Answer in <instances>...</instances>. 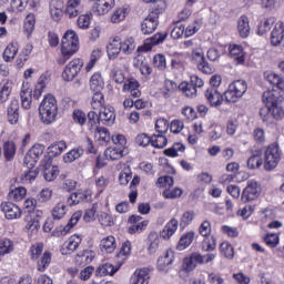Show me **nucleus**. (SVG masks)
<instances>
[{"mask_svg": "<svg viewBox=\"0 0 284 284\" xmlns=\"http://www.w3.org/2000/svg\"><path fill=\"white\" fill-rule=\"evenodd\" d=\"M79 51V37L77 33L72 30H69L64 33L62 37V42H61V54L62 58L58 60V63L60 65H63L70 57L73 54H77Z\"/></svg>", "mask_w": 284, "mask_h": 284, "instance_id": "nucleus-1", "label": "nucleus"}, {"mask_svg": "<svg viewBox=\"0 0 284 284\" xmlns=\"http://www.w3.org/2000/svg\"><path fill=\"white\" fill-rule=\"evenodd\" d=\"M40 116L44 125H50L57 121V114H59V105L54 95L44 97L39 108Z\"/></svg>", "mask_w": 284, "mask_h": 284, "instance_id": "nucleus-2", "label": "nucleus"}, {"mask_svg": "<svg viewBox=\"0 0 284 284\" xmlns=\"http://www.w3.org/2000/svg\"><path fill=\"white\" fill-rule=\"evenodd\" d=\"M247 92V82L245 80L233 81L224 92V101L226 103H237L240 99Z\"/></svg>", "mask_w": 284, "mask_h": 284, "instance_id": "nucleus-3", "label": "nucleus"}, {"mask_svg": "<svg viewBox=\"0 0 284 284\" xmlns=\"http://www.w3.org/2000/svg\"><path fill=\"white\" fill-rule=\"evenodd\" d=\"M281 161V151L278 150V144H271L265 151L264 155V169L270 172L278 165Z\"/></svg>", "mask_w": 284, "mask_h": 284, "instance_id": "nucleus-4", "label": "nucleus"}, {"mask_svg": "<svg viewBox=\"0 0 284 284\" xmlns=\"http://www.w3.org/2000/svg\"><path fill=\"white\" fill-rule=\"evenodd\" d=\"M83 68V60L73 59L69 64L64 68L62 72V79L65 81H74L77 77H79V72Z\"/></svg>", "mask_w": 284, "mask_h": 284, "instance_id": "nucleus-5", "label": "nucleus"}, {"mask_svg": "<svg viewBox=\"0 0 284 284\" xmlns=\"http://www.w3.org/2000/svg\"><path fill=\"white\" fill-rule=\"evenodd\" d=\"M261 195V186L258 182L252 180L247 182L246 187L242 192L241 201L243 203H250V201H256V197Z\"/></svg>", "mask_w": 284, "mask_h": 284, "instance_id": "nucleus-6", "label": "nucleus"}, {"mask_svg": "<svg viewBox=\"0 0 284 284\" xmlns=\"http://www.w3.org/2000/svg\"><path fill=\"white\" fill-rule=\"evenodd\" d=\"M44 150L45 146H43L42 144L33 145L24 156V165L30 164V168H32L34 163H38L39 159L43 156Z\"/></svg>", "mask_w": 284, "mask_h": 284, "instance_id": "nucleus-7", "label": "nucleus"}, {"mask_svg": "<svg viewBox=\"0 0 284 284\" xmlns=\"http://www.w3.org/2000/svg\"><path fill=\"white\" fill-rule=\"evenodd\" d=\"M90 201H92V191H77L68 197L67 203L72 207V205L90 203Z\"/></svg>", "mask_w": 284, "mask_h": 284, "instance_id": "nucleus-8", "label": "nucleus"}, {"mask_svg": "<svg viewBox=\"0 0 284 284\" xmlns=\"http://www.w3.org/2000/svg\"><path fill=\"white\" fill-rule=\"evenodd\" d=\"M114 121H116V113H114V109L112 106H103L100 109L98 122L103 125H114Z\"/></svg>", "mask_w": 284, "mask_h": 284, "instance_id": "nucleus-9", "label": "nucleus"}, {"mask_svg": "<svg viewBox=\"0 0 284 284\" xmlns=\"http://www.w3.org/2000/svg\"><path fill=\"white\" fill-rule=\"evenodd\" d=\"M271 44L282 45L284 48V24L283 22H276L274 29L271 32Z\"/></svg>", "mask_w": 284, "mask_h": 284, "instance_id": "nucleus-10", "label": "nucleus"}, {"mask_svg": "<svg viewBox=\"0 0 284 284\" xmlns=\"http://www.w3.org/2000/svg\"><path fill=\"white\" fill-rule=\"evenodd\" d=\"M81 245V237L79 235H72L65 241L61 247V254L68 256V254H74L78 247Z\"/></svg>", "mask_w": 284, "mask_h": 284, "instance_id": "nucleus-11", "label": "nucleus"}, {"mask_svg": "<svg viewBox=\"0 0 284 284\" xmlns=\"http://www.w3.org/2000/svg\"><path fill=\"white\" fill-rule=\"evenodd\" d=\"M205 98L209 101L211 108H220V105H223V94H221L216 88H209L205 91Z\"/></svg>", "mask_w": 284, "mask_h": 284, "instance_id": "nucleus-12", "label": "nucleus"}, {"mask_svg": "<svg viewBox=\"0 0 284 284\" xmlns=\"http://www.w3.org/2000/svg\"><path fill=\"white\" fill-rule=\"evenodd\" d=\"M165 39H168V32L156 33V34L152 36L151 38L144 40L142 50H144V52H150V50H152V48H154V45H161V43H163L165 41Z\"/></svg>", "mask_w": 284, "mask_h": 284, "instance_id": "nucleus-13", "label": "nucleus"}, {"mask_svg": "<svg viewBox=\"0 0 284 284\" xmlns=\"http://www.w3.org/2000/svg\"><path fill=\"white\" fill-rule=\"evenodd\" d=\"M20 99L23 110H30L32 108V90L30 89V83L22 84Z\"/></svg>", "mask_w": 284, "mask_h": 284, "instance_id": "nucleus-14", "label": "nucleus"}, {"mask_svg": "<svg viewBox=\"0 0 284 284\" xmlns=\"http://www.w3.org/2000/svg\"><path fill=\"white\" fill-rule=\"evenodd\" d=\"M1 210L6 215V219L14 220V219H21V209L17 206L12 202H3L1 204Z\"/></svg>", "mask_w": 284, "mask_h": 284, "instance_id": "nucleus-15", "label": "nucleus"}, {"mask_svg": "<svg viewBox=\"0 0 284 284\" xmlns=\"http://www.w3.org/2000/svg\"><path fill=\"white\" fill-rule=\"evenodd\" d=\"M8 121L11 125H17L19 123V100L11 99L7 106Z\"/></svg>", "mask_w": 284, "mask_h": 284, "instance_id": "nucleus-16", "label": "nucleus"}, {"mask_svg": "<svg viewBox=\"0 0 284 284\" xmlns=\"http://www.w3.org/2000/svg\"><path fill=\"white\" fill-rule=\"evenodd\" d=\"M130 284H150V270L138 268L131 276Z\"/></svg>", "mask_w": 284, "mask_h": 284, "instance_id": "nucleus-17", "label": "nucleus"}, {"mask_svg": "<svg viewBox=\"0 0 284 284\" xmlns=\"http://www.w3.org/2000/svg\"><path fill=\"white\" fill-rule=\"evenodd\" d=\"M142 219L143 217L140 215H131L129 217V223L131 224V226L129 227V234H136L139 232H143V227H148V221H142Z\"/></svg>", "mask_w": 284, "mask_h": 284, "instance_id": "nucleus-18", "label": "nucleus"}, {"mask_svg": "<svg viewBox=\"0 0 284 284\" xmlns=\"http://www.w3.org/2000/svg\"><path fill=\"white\" fill-rule=\"evenodd\" d=\"M264 79L271 83V85H275L277 90L284 92V77L274 72V71H266L264 72Z\"/></svg>", "mask_w": 284, "mask_h": 284, "instance_id": "nucleus-19", "label": "nucleus"}, {"mask_svg": "<svg viewBox=\"0 0 284 284\" xmlns=\"http://www.w3.org/2000/svg\"><path fill=\"white\" fill-rule=\"evenodd\" d=\"M174 263V251L166 250L158 260V267L160 272H168V267Z\"/></svg>", "mask_w": 284, "mask_h": 284, "instance_id": "nucleus-20", "label": "nucleus"}, {"mask_svg": "<svg viewBox=\"0 0 284 284\" xmlns=\"http://www.w3.org/2000/svg\"><path fill=\"white\" fill-rule=\"evenodd\" d=\"M176 230H179V220L172 217L163 227L161 236L164 241H170V239L176 234Z\"/></svg>", "mask_w": 284, "mask_h": 284, "instance_id": "nucleus-21", "label": "nucleus"}, {"mask_svg": "<svg viewBox=\"0 0 284 284\" xmlns=\"http://www.w3.org/2000/svg\"><path fill=\"white\" fill-rule=\"evenodd\" d=\"M83 10L81 7V0H69L67 2L65 16L69 19H74V17H79Z\"/></svg>", "mask_w": 284, "mask_h": 284, "instance_id": "nucleus-22", "label": "nucleus"}, {"mask_svg": "<svg viewBox=\"0 0 284 284\" xmlns=\"http://www.w3.org/2000/svg\"><path fill=\"white\" fill-rule=\"evenodd\" d=\"M262 99L267 106L281 104V93H278L276 90L265 91L262 95Z\"/></svg>", "mask_w": 284, "mask_h": 284, "instance_id": "nucleus-23", "label": "nucleus"}, {"mask_svg": "<svg viewBox=\"0 0 284 284\" xmlns=\"http://www.w3.org/2000/svg\"><path fill=\"white\" fill-rule=\"evenodd\" d=\"M63 0H52V3L50 6V14L52 17L53 21H61V18L63 17Z\"/></svg>", "mask_w": 284, "mask_h": 284, "instance_id": "nucleus-24", "label": "nucleus"}, {"mask_svg": "<svg viewBox=\"0 0 284 284\" xmlns=\"http://www.w3.org/2000/svg\"><path fill=\"white\" fill-rule=\"evenodd\" d=\"M114 8V0H99L93 4V11L97 14H108Z\"/></svg>", "mask_w": 284, "mask_h": 284, "instance_id": "nucleus-25", "label": "nucleus"}, {"mask_svg": "<svg viewBox=\"0 0 284 284\" xmlns=\"http://www.w3.org/2000/svg\"><path fill=\"white\" fill-rule=\"evenodd\" d=\"M159 28V20L148 16L141 23V30L144 34H152Z\"/></svg>", "mask_w": 284, "mask_h": 284, "instance_id": "nucleus-26", "label": "nucleus"}, {"mask_svg": "<svg viewBox=\"0 0 284 284\" xmlns=\"http://www.w3.org/2000/svg\"><path fill=\"white\" fill-rule=\"evenodd\" d=\"M230 57L234 59L237 65L245 63V55L243 53V47L239 44H231L229 47Z\"/></svg>", "mask_w": 284, "mask_h": 284, "instance_id": "nucleus-27", "label": "nucleus"}, {"mask_svg": "<svg viewBox=\"0 0 284 284\" xmlns=\"http://www.w3.org/2000/svg\"><path fill=\"white\" fill-rule=\"evenodd\" d=\"M200 261H201V253H192L189 257L184 258L183 268L185 270V272H194Z\"/></svg>", "mask_w": 284, "mask_h": 284, "instance_id": "nucleus-28", "label": "nucleus"}, {"mask_svg": "<svg viewBox=\"0 0 284 284\" xmlns=\"http://www.w3.org/2000/svg\"><path fill=\"white\" fill-rule=\"evenodd\" d=\"M122 51L121 47V39L114 38L109 45H106V52L109 59H116L119 57V53Z\"/></svg>", "mask_w": 284, "mask_h": 284, "instance_id": "nucleus-29", "label": "nucleus"}, {"mask_svg": "<svg viewBox=\"0 0 284 284\" xmlns=\"http://www.w3.org/2000/svg\"><path fill=\"white\" fill-rule=\"evenodd\" d=\"M100 247L102 252H106V254H112L114 250H116V240L114 236L109 235L101 240Z\"/></svg>", "mask_w": 284, "mask_h": 284, "instance_id": "nucleus-30", "label": "nucleus"}, {"mask_svg": "<svg viewBox=\"0 0 284 284\" xmlns=\"http://www.w3.org/2000/svg\"><path fill=\"white\" fill-rule=\"evenodd\" d=\"M94 256H97L94 251H91V250L82 251L78 253V255L75 256V262L79 263V265H88L92 261H94Z\"/></svg>", "mask_w": 284, "mask_h": 284, "instance_id": "nucleus-31", "label": "nucleus"}, {"mask_svg": "<svg viewBox=\"0 0 284 284\" xmlns=\"http://www.w3.org/2000/svg\"><path fill=\"white\" fill-rule=\"evenodd\" d=\"M104 85L105 83L103 82V77L101 75V73H94L90 78L89 87L91 92H101Z\"/></svg>", "mask_w": 284, "mask_h": 284, "instance_id": "nucleus-32", "label": "nucleus"}, {"mask_svg": "<svg viewBox=\"0 0 284 284\" xmlns=\"http://www.w3.org/2000/svg\"><path fill=\"white\" fill-rule=\"evenodd\" d=\"M237 30L240 32V37L243 39H247L250 37V19L247 16H242L237 20Z\"/></svg>", "mask_w": 284, "mask_h": 284, "instance_id": "nucleus-33", "label": "nucleus"}, {"mask_svg": "<svg viewBox=\"0 0 284 284\" xmlns=\"http://www.w3.org/2000/svg\"><path fill=\"white\" fill-rule=\"evenodd\" d=\"M119 272L118 267H114L111 263L100 265L95 271V276H114Z\"/></svg>", "mask_w": 284, "mask_h": 284, "instance_id": "nucleus-34", "label": "nucleus"}, {"mask_svg": "<svg viewBox=\"0 0 284 284\" xmlns=\"http://www.w3.org/2000/svg\"><path fill=\"white\" fill-rule=\"evenodd\" d=\"M125 154V149H121L119 146L108 148L104 152L106 159H111V161H119V159H123Z\"/></svg>", "mask_w": 284, "mask_h": 284, "instance_id": "nucleus-35", "label": "nucleus"}, {"mask_svg": "<svg viewBox=\"0 0 284 284\" xmlns=\"http://www.w3.org/2000/svg\"><path fill=\"white\" fill-rule=\"evenodd\" d=\"M27 224L26 230L31 235L34 236L39 230H41V222H39V219H32V216L28 215L26 217Z\"/></svg>", "mask_w": 284, "mask_h": 284, "instance_id": "nucleus-36", "label": "nucleus"}, {"mask_svg": "<svg viewBox=\"0 0 284 284\" xmlns=\"http://www.w3.org/2000/svg\"><path fill=\"white\" fill-rule=\"evenodd\" d=\"M17 52H19V43L11 42L3 51V59L7 62L14 61V57H17Z\"/></svg>", "mask_w": 284, "mask_h": 284, "instance_id": "nucleus-37", "label": "nucleus"}, {"mask_svg": "<svg viewBox=\"0 0 284 284\" xmlns=\"http://www.w3.org/2000/svg\"><path fill=\"white\" fill-rule=\"evenodd\" d=\"M168 8V4L163 0L156 1L154 7L151 9L149 17L152 19L159 20V17L165 12V9Z\"/></svg>", "mask_w": 284, "mask_h": 284, "instance_id": "nucleus-38", "label": "nucleus"}, {"mask_svg": "<svg viewBox=\"0 0 284 284\" xmlns=\"http://www.w3.org/2000/svg\"><path fill=\"white\" fill-rule=\"evenodd\" d=\"M51 214L54 221H61L68 214V206H65V203L60 202L52 209Z\"/></svg>", "mask_w": 284, "mask_h": 284, "instance_id": "nucleus-39", "label": "nucleus"}, {"mask_svg": "<svg viewBox=\"0 0 284 284\" xmlns=\"http://www.w3.org/2000/svg\"><path fill=\"white\" fill-rule=\"evenodd\" d=\"M91 108L93 110H101V108H105V98L101 91H93Z\"/></svg>", "mask_w": 284, "mask_h": 284, "instance_id": "nucleus-40", "label": "nucleus"}, {"mask_svg": "<svg viewBox=\"0 0 284 284\" xmlns=\"http://www.w3.org/2000/svg\"><path fill=\"white\" fill-rule=\"evenodd\" d=\"M178 88H179V85L176 84V82H174L172 80H165L164 89L161 92L163 99H171L172 94H174V92H176Z\"/></svg>", "mask_w": 284, "mask_h": 284, "instance_id": "nucleus-41", "label": "nucleus"}, {"mask_svg": "<svg viewBox=\"0 0 284 284\" xmlns=\"http://www.w3.org/2000/svg\"><path fill=\"white\" fill-rule=\"evenodd\" d=\"M12 92V82L3 81L0 83V103H6Z\"/></svg>", "mask_w": 284, "mask_h": 284, "instance_id": "nucleus-42", "label": "nucleus"}, {"mask_svg": "<svg viewBox=\"0 0 284 284\" xmlns=\"http://www.w3.org/2000/svg\"><path fill=\"white\" fill-rule=\"evenodd\" d=\"M3 154L6 161H12L17 154V144L14 142H4Z\"/></svg>", "mask_w": 284, "mask_h": 284, "instance_id": "nucleus-43", "label": "nucleus"}, {"mask_svg": "<svg viewBox=\"0 0 284 284\" xmlns=\"http://www.w3.org/2000/svg\"><path fill=\"white\" fill-rule=\"evenodd\" d=\"M68 148V144H65V141H58L53 142L49 148V154H52V156H59L60 154H63V151Z\"/></svg>", "mask_w": 284, "mask_h": 284, "instance_id": "nucleus-44", "label": "nucleus"}, {"mask_svg": "<svg viewBox=\"0 0 284 284\" xmlns=\"http://www.w3.org/2000/svg\"><path fill=\"white\" fill-rule=\"evenodd\" d=\"M148 252L149 254H154L159 250V234L156 232H151L148 236Z\"/></svg>", "mask_w": 284, "mask_h": 284, "instance_id": "nucleus-45", "label": "nucleus"}, {"mask_svg": "<svg viewBox=\"0 0 284 284\" xmlns=\"http://www.w3.org/2000/svg\"><path fill=\"white\" fill-rule=\"evenodd\" d=\"M83 149L81 148H77V149H72L70 152H68L63 159H64V163H74V161H77L78 159H81V156H83Z\"/></svg>", "mask_w": 284, "mask_h": 284, "instance_id": "nucleus-46", "label": "nucleus"}, {"mask_svg": "<svg viewBox=\"0 0 284 284\" xmlns=\"http://www.w3.org/2000/svg\"><path fill=\"white\" fill-rule=\"evenodd\" d=\"M192 241H194V232L191 231L181 236L178 244V250L183 251L186 247H190V245H192Z\"/></svg>", "mask_w": 284, "mask_h": 284, "instance_id": "nucleus-47", "label": "nucleus"}, {"mask_svg": "<svg viewBox=\"0 0 284 284\" xmlns=\"http://www.w3.org/2000/svg\"><path fill=\"white\" fill-rule=\"evenodd\" d=\"M50 263H52V253L45 251L40 261H38V272H43L44 270H48Z\"/></svg>", "mask_w": 284, "mask_h": 284, "instance_id": "nucleus-48", "label": "nucleus"}, {"mask_svg": "<svg viewBox=\"0 0 284 284\" xmlns=\"http://www.w3.org/2000/svg\"><path fill=\"white\" fill-rule=\"evenodd\" d=\"M128 12H130V9L125 7L116 9L111 16L112 23H121L128 17Z\"/></svg>", "mask_w": 284, "mask_h": 284, "instance_id": "nucleus-49", "label": "nucleus"}, {"mask_svg": "<svg viewBox=\"0 0 284 284\" xmlns=\"http://www.w3.org/2000/svg\"><path fill=\"white\" fill-rule=\"evenodd\" d=\"M275 21H276V19H274V18L265 19L263 22H261L258 24L257 34H260V37H263V34H265V32H270L272 30V26H274Z\"/></svg>", "mask_w": 284, "mask_h": 284, "instance_id": "nucleus-50", "label": "nucleus"}, {"mask_svg": "<svg viewBox=\"0 0 284 284\" xmlns=\"http://www.w3.org/2000/svg\"><path fill=\"white\" fill-rule=\"evenodd\" d=\"M179 89L185 94V97L194 98L196 97V88L191 82H182L179 85Z\"/></svg>", "mask_w": 284, "mask_h": 284, "instance_id": "nucleus-51", "label": "nucleus"}, {"mask_svg": "<svg viewBox=\"0 0 284 284\" xmlns=\"http://www.w3.org/2000/svg\"><path fill=\"white\" fill-rule=\"evenodd\" d=\"M151 145L153 148H165V145H168V138H165V135H163V133H158V134H153L151 136Z\"/></svg>", "mask_w": 284, "mask_h": 284, "instance_id": "nucleus-52", "label": "nucleus"}, {"mask_svg": "<svg viewBox=\"0 0 284 284\" xmlns=\"http://www.w3.org/2000/svg\"><path fill=\"white\" fill-rule=\"evenodd\" d=\"M83 214L81 213V211H78L75 213H73V215L71 216V219L69 220V223L63 227V230L61 231L62 235H65L69 233V231L71 230V227H73L74 225H77L79 223V221H81V216Z\"/></svg>", "mask_w": 284, "mask_h": 284, "instance_id": "nucleus-53", "label": "nucleus"}, {"mask_svg": "<svg viewBox=\"0 0 284 284\" xmlns=\"http://www.w3.org/2000/svg\"><path fill=\"white\" fill-rule=\"evenodd\" d=\"M179 152H185V146L181 142L174 143L172 148L164 150L165 156L171 158L179 156Z\"/></svg>", "mask_w": 284, "mask_h": 284, "instance_id": "nucleus-54", "label": "nucleus"}, {"mask_svg": "<svg viewBox=\"0 0 284 284\" xmlns=\"http://www.w3.org/2000/svg\"><path fill=\"white\" fill-rule=\"evenodd\" d=\"M121 48L124 54H132L133 50L136 49V42H134V38H126L123 42H121Z\"/></svg>", "mask_w": 284, "mask_h": 284, "instance_id": "nucleus-55", "label": "nucleus"}, {"mask_svg": "<svg viewBox=\"0 0 284 284\" xmlns=\"http://www.w3.org/2000/svg\"><path fill=\"white\" fill-rule=\"evenodd\" d=\"M39 176V169L30 168L21 175V181L24 183H32Z\"/></svg>", "mask_w": 284, "mask_h": 284, "instance_id": "nucleus-56", "label": "nucleus"}, {"mask_svg": "<svg viewBox=\"0 0 284 284\" xmlns=\"http://www.w3.org/2000/svg\"><path fill=\"white\" fill-rule=\"evenodd\" d=\"M132 181V170L130 166H125L119 175L120 185H128Z\"/></svg>", "mask_w": 284, "mask_h": 284, "instance_id": "nucleus-57", "label": "nucleus"}, {"mask_svg": "<svg viewBox=\"0 0 284 284\" xmlns=\"http://www.w3.org/2000/svg\"><path fill=\"white\" fill-rule=\"evenodd\" d=\"M36 23L37 19L34 18V14L29 13L24 19V32H28V34H32V32H34Z\"/></svg>", "mask_w": 284, "mask_h": 284, "instance_id": "nucleus-58", "label": "nucleus"}, {"mask_svg": "<svg viewBox=\"0 0 284 284\" xmlns=\"http://www.w3.org/2000/svg\"><path fill=\"white\" fill-rule=\"evenodd\" d=\"M221 254L225 256V258L232 260L234 258V247L229 242H223L220 245Z\"/></svg>", "mask_w": 284, "mask_h": 284, "instance_id": "nucleus-59", "label": "nucleus"}, {"mask_svg": "<svg viewBox=\"0 0 284 284\" xmlns=\"http://www.w3.org/2000/svg\"><path fill=\"white\" fill-rule=\"evenodd\" d=\"M45 81H48V77L41 75L39 78L36 89L33 91V99L38 100L41 97V93L43 92V89L45 88Z\"/></svg>", "mask_w": 284, "mask_h": 284, "instance_id": "nucleus-60", "label": "nucleus"}, {"mask_svg": "<svg viewBox=\"0 0 284 284\" xmlns=\"http://www.w3.org/2000/svg\"><path fill=\"white\" fill-rule=\"evenodd\" d=\"M27 194L28 190L23 186H19L10 192V197L13 199V201H23Z\"/></svg>", "mask_w": 284, "mask_h": 284, "instance_id": "nucleus-61", "label": "nucleus"}, {"mask_svg": "<svg viewBox=\"0 0 284 284\" xmlns=\"http://www.w3.org/2000/svg\"><path fill=\"white\" fill-rule=\"evenodd\" d=\"M216 250V237L212 236L202 242V252H214Z\"/></svg>", "mask_w": 284, "mask_h": 284, "instance_id": "nucleus-62", "label": "nucleus"}, {"mask_svg": "<svg viewBox=\"0 0 284 284\" xmlns=\"http://www.w3.org/2000/svg\"><path fill=\"white\" fill-rule=\"evenodd\" d=\"M95 136L102 143H110V131H108V129H105V128H98L95 130Z\"/></svg>", "mask_w": 284, "mask_h": 284, "instance_id": "nucleus-63", "label": "nucleus"}, {"mask_svg": "<svg viewBox=\"0 0 284 284\" xmlns=\"http://www.w3.org/2000/svg\"><path fill=\"white\" fill-rule=\"evenodd\" d=\"M270 108H271V116L275 119V121H281V119H283L284 116L283 106H281V104H275Z\"/></svg>", "mask_w": 284, "mask_h": 284, "instance_id": "nucleus-64", "label": "nucleus"}]
</instances>
